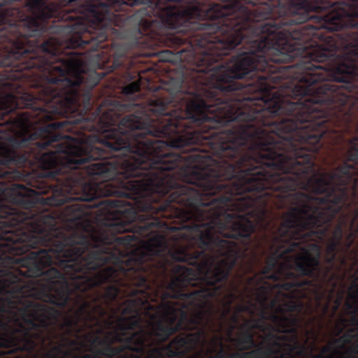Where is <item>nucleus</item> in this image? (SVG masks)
Segmentation results:
<instances>
[{
    "mask_svg": "<svg viewBox=\"0 0 358 358\" xmlns=\"http://www.w3.org/2000/svg\"><path fill=\"white\" fill-rule=\"evenodd\" d=\"M316 159H155L123 200H112V233L171 272L226 292L250 284L358 273V159L331 171Z\"/></svg>",
    "mask_w": 358,
    "mask_h": 358,
    "instance_id": "nucleus-1",
    "label": "nucleus"
},
{
    "mask_svg": "<svg viewBox=\"0 0 358 358\" xmlns=\"http://www.w3.org/2000/svg\"><path fill=\"white\" fill-rule=\"evenodd\" d=\"M134 235L70 234L0 264V348L32 352L56 327L71 346L78 324L110 329L140 291L167 290L172 272L134 247Z\"/></svg>",
    "mask_w": 358,
    "mask_h": 358,
    "instance_id": "nucleus-2",
    "label": "nucleus"
},
{
    "mask_svg": "<svg viewBox=\"0 0 358 358\" xmlns=\"http://www.w3.org/2000/svg\"><path fill=\"white\" fill-rule=\"evenodd\" d=\"M26 141L0 143V229L58 238L101 227V157L83 146L57 144L28 158L16 149Z\"/></svg>",
    "mask_w": 358,
    "mask_h": 358,
    "instance_id": "nucleus-3",
    "label": "nucleus"
},
{
    "mask_svg": "<svg viewBox=\"0 0 358 358\" xmlns=\"http://www.w3.org/2000/svg\"><path fill=\"white\" fill-rule=\"evenodd\" d=\"M30 158L85 150V58H0V143Z\"/></svg>",
    "mask_w": 358,
    "mask_h": 358,
    "instance_id": "nucleus-4",
    "label": "nucleus"
},
{
    "mask_svg": "<svg viewBox=\"0 0 358 358\" xmlns=\"http://www.w3.org/2000/svg\"><path fill=\"white\" fill-rule=\"evenodd\" d=\"M168 290L155 288L140 291L141 296L125 300L121 315L106 333L111 345L136 347L135 353L144 355L151 338L165 343L179 331H194L179 335L162 347L166 356L184 357L195 350L206 337V329L211 324L215 307L210 299L222 293L220 287L206 285L172 273Z\"/></svg>",
    "mask_w": 358,
    "mask_h": 358,
    "instance_id": "nucleus-5",
    "label": "nucleus"
},
{
    "mask_svg": "<svg viewBox=\"0 0 358 358\" xmlns=\"http://www.w3.org/2000/svg\"><path fill=\"white\" fill-rule=\"evenodd\" d=\"M266 280L259 281L255 283H250L248 277H244L243 282H245L244 292L248 291L250 288L259 294V303L262 306L273 310L268 316V320L276 327V331L281 334H290L295 331L294 327L296 324V317L293 315L287 316L286 313H301L303 310L301 299L306 298L308 290L313 287L318 285H313V281L305 280L302 281H274L275 285L271 286ZM244 282H242L241 286ZM227 292H223L217 296L211 297L210 300L215 304V301H219L224 306V310L222 312V318H226L231 313V306H227L225 296ZM242 299V291H240V296L234 300L235 301ZM233 304V303H231Z\"/></svg>",
    "mask_w": 358,
    "mask_h": 358,
    "instance_id": "nucleus-6",
    "label": "nucleus"
},
{
    "mask_svg": "<svg viewBox=\"0 0 358 358\" xmlns=\"http://www.w3.org/2000/svg\"><path fill=\"white\" fill-rule=\"evenodd\" d=\"M54 238L50 235L0 229V264L10 261L13 256L24 255L29 250H34Z\"/></svg>",
    "mask_w": 358,
    "mask_h": 358,
    "instance_id": "nucleus-7",
    "label": "nucleus"
},
{
    "mask_svg": "<svg viewBox=\"0 0 358 358\" xmlns=\"http://www.w3.org/2000/svg\"><path fill=\"white\" fill-rule=\"evenodd\" d=\"M135 349L136 347L127 345L113 347L111 344H106L102 345L101 349L97 350V355L109 358H114L117 356H120V358H141L143 355L136 353ZM161 352H163L162 348H155L150 350L148 355L144 358H163Z\"/></svg>",
    "mask_w": 358,
    "mask_h": 358,
    "instance_id": "nucleus-8",
    "label": "nucleus"
},
{
    "mask_svg": "<svg viewBox=\"0 0 358 358\" xmlns=\"http://www.w3.org/2000/svg\"><path fill=\"white\" fill-rule=\"evenodd\" d=\"M280 351L271 345L259 347L249 352H236L230 355V358H268L271 355L279 354Z\"/></svg>",
    "mask_w": 358,
    "mask_h": 358,
    "instance_id": "nucleus-9",
    "label": "nucleus"
},
{
    "mask_svg": "<svg viewBox=\"0 0 358 358\" xmlns=\"http://www.w3.org/2000/svg\"><path fill=\"white\" fill-rule=\"evenodd\" d=\"M238 344L241 345H245V346L242 348L244 350H249L257 346L256 342L254 341V335L250 329H246L242 333L241 338L238 340Z\"/></svg>",
    "mask_w": 358,
    "mask_h": 358,
    "instance_id": "nucleus-10",
    "label": "nucleus"
},
{
    "mask_svg": "<svg viewBox=\"0 0 358 358\" xmlns=\"http://www.w3.org/2000/svg\"><path fill=\"white\" fill-rule=\"evenodd\" d=\"M90 344H97L99 346H105L106 345H110V343H108V341L107 339H102L100 337L97 336L92 340H90Z\"/></svg>",
    "mask_w": 358,
    "mask_h": 358,
    "instance_id": "nucleus-11",
    "label": "nucleus"
},
{
    "mask_svg": "<svg viewBox=\"0 0 358 358\" xmlns=\"http://www.w3.org/2000/svg\"><path fill=\"white\" fill-rule=\"evenodd\" d=\"M350 291L351 299L358 300V285L356 283L351 285Z\"/></svg>",
    "mask_w": 358,
    "mask_h": 358,
    "instance_id": "nucleus-12",
    "label": "nucleus"
},
{
    "mask_svg": "<svg viewBox=\"0 0 358 358\" xmlns=\"http://www.w3.org/2000/svg\"><path fill=\"white\" fill-rule=\"evenodd\" d=\"M352 332H353V329L349 330L348 332L345 333V334L341 336V338H339L338 339L336 340V342H338V341H343V342L349 341L351 339V338H352L351 333H352Z\"/></svg>",
    "mask_w": 358,
    "mask_h": 358,
    "instance_id": "nucleus-13",
    "label": "nucleus"
},
{
    "mask_svg": "<svg viewBox=\"0 0 358 358\" xmlns=\"http://www.w3.org/2000/svg\"><path fill=\"white\" fill-rule=\"evenodd\" d=\"M230 322L232 323L231 330L234 329V326L236 325L237 322H238V316L235 313L230 317Z\"/></svg>",
    "mask_w": 358,
    "mask_h": 358,
    "instance_id": "nucleus-14",
    "label": "nucleus"
},
{
    "mask_svg": "<svg viewBox=\"0 0 358 358\" xmlns=\"http://www.w3.org/2000/svg\"><path fill=\"white\" fill-rule=\"evenodd\" d=\"M210 358H225V352L224 350H220L216 355L210 357Z\"/></svg>",
    "mask_w": 358,
    "mask_h": 358,
    "instance_id": "nucleus-15",
    "label": "nucleus"
},
{
    "mask_svg": "<svg viewBox=\"0 0 358 358\" xmlns=\"http://www.w3.org/2000/svg\"><path fill=\"white\" fill-rule=\"evenodd\" d=\"M248 308L245 305H239L236 306V314L239 313H243L244 311H247Z\"/></svg>",
    "mask_w": 358,
    "mask_h": 358,
    "instance_id": "nucleus-16",
    "label": "nucleus"
},
{
    "mask_svg": "<svg viewBox=\"0 0 358 358\" xmlns=\"http://www.w3.org/2000/svg\"><path fill=\"white\" fill-rule=\"evenodd\" d=\"M63 348L62 345H55L52 348V351L55 352H57V353H61L62 352V348Z\"/></svg>",
    "mask_w": 358,
    "mask_h": 358,
    "instance_id": "nucleus-17",
    "label": "nucleus"
},
{
    "mask_svg": "<svg viewBox=\"0 0 358 358\" xmlns=\"http://www.w3.org/2000/svg\"><path fill=\"white\" fill-rule=\"evenodd\" d=\"M250 321H248L241 326V329H248L250 328Z\"/></svg>",
    "mask_w": 358,
    "mask_h": 358,
    "instance_id": "nucleus-18",
    "label": "nucleus"
},
{
    "mask_svg": "<svg viewBox=\"0 0 358 358\" xmlns=\"http://www.w3.org/2000/svg\"><path fill=\"white\" fill-rule=\"evenodd\" d=\"M268 336H269V338H271V339L276 338L277 341H280L282 338H285V337H281V336H275L273 334H268Z\"/></svg>",
    "mask_w": 358,
    "mask_h": 358,
    "instance_id": "nucleus-19",
    "label": "nucleus"
},
{
    "mask_svg": "<svg viewBox=\"0 0 358 358\" xmlns=\"http://www.w3.org/2000/svg\"><path fill=\"white\" fill-rule=\"evenodd\" d=\"M341 299H342V296H341V297H339L338 299H336L335 310H336V309H338V307H339L340 303H341Z\"/></svg>",
    "mask_w": 358,
    "mask_h": 358,
    "instance_id": "nucleus-20",
    "label": "nucleus"
},
{
    "mask_svg": "<svg viewBox=\"0 0 358 358\" xmlns=\"http://www.w3.org/2000/svg\"><path fill=\"white\" fill-rule=\"evenodd\" d=\"M351 322H352V324H358V320L354 315L352 317H351Z\"/></svg>",
    "mask_w": 358,
    "mask_h": 358,
    "instance_id": "nucleus-21",
    "label": "nucleus"
},
{
    "mask_svg": "<svg viewBox=\"0 0 358 358\" xmlns=\"http://www.w3.org/2000/svg\"><path fill=\"white\" fill-rule=\"evenodd\" d=\"M82 358H94V357L90 354H85L84 355H83Z\"/></svg>",
    "mask_w": 358,
    "mask_h": 358,
    "instance_id": "nucleus-22",
    "label": "nucleus"
},
{
    "mask_svg": "<svg viewBox=\"0 0 358 358\" xmlns=\"http://www.w3.org/2000/svg\"><path fill=\"white\" fill-rule=\"evenodd\" d=\"M346 307L348 308V309H352L353 305L350 302H346Z\"/></svg>",
    "mask_w": 358,
    "mask_h": 358,
    "instance_id": "nucleus-23",
    "label": "nucleus"
},
{
    "mask_svg": "<svg viewBox=\"0 0 358 358\" xmlns=\"http://www.w3.org/2000/svg\"><path fill=\"white\" fill-rule=\"evenodd\" d=\"M287 348H288L289 350L292 351L294 349V347L291 345V344H287Z\"/></svg>",
    "mask_w": 358,
    "mask_h": 358,
    "instance_id": "nucleus-24",
    "label": "nucleus"
},
{
    "mask_svg": "<svg viewBox=\"0 0 358 358\" xmlns=\"http://www.w3.org/2000/svg\"><path fill=\"white\" fill-rule=\"evenodd\" d=\"M273 345L280 348V343L276 341H275L274 343H273Z\"/></svg>",
    "mask_w": 358,
    "mask_h": 358,
    "instance_id": "nucleus-25",
    "label": "nucleus"
},
{
    "mask_svg": "<svg viewBox=\"0 0 358 358\" xmlns=\"http://www.w3.org/2000/svg\"><path fill=\"white\" fill-rule=\"evenodd\" d=\"M329 351V347L324 348V352H327Z\"/></svg>",
    "mask_w": 358,
    "mask_h": 358,
    "instance_id": "nucleus-26",
    "label": "nucleus"
},
{
    "mask_svg": "<svg viewBox=\"0 0 358 358\" xmlns=\"http://www.w3.org/2000/svg\"><path fill=\"white\" fill-rule=\"evenodd\" d=\"M47 357H53V355H52V353L48 352V353H47Z\"/></svg>",
    "mask_w": 358,
    "mask_h": 358,
    "instance_id": "nucleus-27",
    "label": "nucleus"
},
{
    "mask_svg": "<svg viewBox=\"0 0 358 358\" xmlns=\"http://www.w3.org/2000/svg\"><path fill=\"white\" fill-rule=\"evenodd\" d=\"M97 332H98V334H102L103 329L101 328H100L99 329H98Z\"/></svg>",
    "mask_w": 358,
    "mask_h": 358,
    "instance_id": "nucleus-28",
    "label": "nucleus"
},
{
    "mask_svg": "<svg viewBox=\"0 0 358 358\" xmlns=\"http://www.w3.org/2000/svg\"><path fill=\"white\" fill-rule=\"evenodd\" d=\"M280 358H287V357H285V355L281 354L280 355Z\"/></svg>",
    "mask_w": 358,
    "mask_h": 358,
    "instance_id": "nucleus-29",
    "label": "nucleus"
},
{
    "mask_svg": "<svg viewBox=\"0 0 358 358\" xmlns=\"http://www.w3.org/2000/svg\"><path fill=\"white\" fill-rule=\"evenodd\" d=\"M356 312L358 313V307L356 308Z\"/></svg>",
    "mask_w": 358,
    "mask_h": 358,
    "instance_id": "nucleus-30",
    "label": "nucleus"
},
{
    "mask_svg": "<svg viewBox=\"0 0 358 358\" xmlns=\"http://www.w3.org/2000/svg\"><path fill=\"white\" fill-rule=\"evenodd\" d=\"M320 355L316 356V358H320Z\"/></svg>",
    "mask_w": 358,
    "mask_h": 358,
    "instance_id": "nucleus-31",
    "label": "nucleus"
},
{
    "mask_svg": "<svg viewBox=\"0 0 358 358\" xmlns=\"http://www.w3.org/2000/svg\"><path fill=\"white\" fill-rule=\"evenodd\" d=\"M347 358H350V357H347Z\"/></svg>",
    "mask_w": 358,
    "mask_h": 358,
    "instance_id": "nucleus-32",
    "label": "nucleus"
}]
</instances>
